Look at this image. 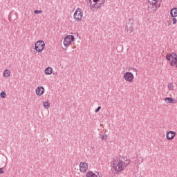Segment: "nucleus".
<instances>
[{"label": "nucleus", "mask_w": 177, "mask_h": 177, "mask_svg": "<svg viewBox=\"0 0 177 177\" xmlns=\"http://www.w3.org/2000/svg\"><path fill=\"white\" fill-rule=\"evenodd\" d=\"M113 168L115 172L118 174V172H122V171L127 168V166H125V162L122 161V160H113Z\"/></svg>", "instance_id": "f257e3e1"}, {"label": "nucleus", "mask_w": 177, "mask_h": 177, "mask_svg": "<svg viewBox=\"0 0 177 177\" xmlns=\"http://www.w3.org/2000/svg\"><path fill=\"white\" fill-rule=\"evenodd\" d=\"M166 59L170 62V66L177 68V55L175 53H171V54H167L166 55Z\"/></svg>", "instance_id": "f03ea898"}, {"label": "nucleus", "mask_w": 177, "mask_h": 177, "mask_svg": "<svg viewBox=\"0 0 177 177\" xmlns=\"http://www.w3.org/2000/svg\"><path fill=\"white\" fill-rule=\"evenodd\" d=\"M83 16H84V13L82 12V10H81V8H77L74 13L73 19L75 21H77V22L81 21V20H82Z\"/></svg>", "instance_id": "7ed1b4c3"}, {"label": "nucleus", "mask_w": 177, "mask_h": 177, "mask_svg": "<svg viewBox=\"0 0 177 177\" xmlns=\"http://www.w3.org/2000/svg\"><path fill=\"white\" fill-rule=\"evenodd\" d=\"M35 48L37 52H42L45 49V42L44 41H38L35 45Z\"/></svg>", "instance_id": "20e7f679"}, {"label": "nucleus", "mask_w": 177, "mask_h": 177, "mask_svg": "<svg viewBox=\"0 0 177 177\" xmlns=\"http://www.w3.org/2000/svg\"><path fill=\"white\" fill-rule=\"evenodd\" d=\"M89 2L91 8H99L100 5H103L106 2V0H93V3H92V0H89Z\"/></svg>", "instance_id": "39448f33"}, {"label": "nucleus", "mask_w": 177, "mask_h": 177, "mask_svg": "<svg viewBox=\"0 0 177 177\" xmlns=\"http://www.w3.org/2000/svg\"><path fill=\"white\" fill-rule=\"evenodd\" d=\"M123 77L125 81H127L128 82H133V78H135V76H133V74L131 72H126Z\"/></svg>", "instance_id": "423d86ee"}, {"label": "nucleus", "mask_w": 177, "mask_h": 177, "mask_svg": "<svg viewBox=\"0 0 177 177\" xmlns=\"http://www.w3.org/2000/svg\"><path fill=\"white\" fill-rule=\"evenodd\" d=\"M73 41H74V37L73 35H68L64 38V45L66 47L69 46Z\"/></svg>", "instance_id": "0eeeda50"}, {"label": "nucleus", "mask_w": 177, "mask_h": 177, "mask_svg": "<svg viewBox=\"0 0 177 177\" xmlns=\"http://www.w3.org/2000/svg\"><path fill=\"white\" fill-rule=\"evenodd\" d=\"M80 171L82 172H86L88 171V163L81 162L80 163Z\"/></svg>", "instance_id": "6e6552de"}, {"label": "nucleus", "mask_w": 177, "mask_h": 177, "mask_svg": "<svg viewBox=\"0 0 177 177\" xmlns=\"http://www.w3.org/2000/svg\"><path fill=\"white\" fill-rule=\"evenodd\" d=\"M175 136H176V133H175V131H170L166 133L167 140H172Z\"/></svg>", "instance_id": "1a4fd4ad"}, {"label": "nucleus", "mask_w": 177, "mask_h": 177, "mask_svg": "<svg viewBox=\"0 0 177 177\" xmlns=\"http://www.w3.org/2000/svg\"><path fill=\"white\" fill-rule=\"evenodd\" d=\"M36 94L38 95V96H41V95H44V93L45 92V88L44 86H39L36 88L35 90Z\"/></svg>", "instance_id": "9d476101"}, {"label": "nucleus", "mask_w": 177, "mask_h": 177, "mask_svg": "<svg viewBox=\"0 0 177 177\" xmlns=\"http://www.w3.org/2000/svg\"><path fill=\"white\" fill-rule=\"evenodd\" d=\"M165 102H166L167 104H175V103L177 102V100L174 98L167 97L165 98Z\"/></svg>", "instance_id": "9b49d317"}, {"label": "nucleus", "mask_w": 177, "mask_h": 177, "mask_svg": "<svg viewBox=\"0 0 177 177\" xmlns=\"http://www.w3.org/2000/svg\"><path fill=\"white\" fill-rule=\"evenodd\" d=\"M154 3H149V5L148 6V10L149 12H151V13H152V12H156L157 10L156 9V7H154Z\"/></svg>", "instance_id": "f8f14e48"}, {"label": "nucleus", "mask_w": 177, "mask_h": 177, "mask_svg": "<svg viewBox=\"0 0 177 177\" xmlns=\"http://www.w3.org/2000/svg\"><path fill=\"white\" fill-rule=\"evenodd\" d=\"M171 17H177V8H173L170 11Z\"/></svg>", "instance_id": "ddd939ff"}, {"label": "nucleus", "mask_w": 177, "mask_h": 177, "mask_svg": "<svg viewBox=\"0 0 177 177\" xmlns=\"http://www.w3.org/2000/svg\"><path fill=\"white\" fill-rule=\"evenodd\" d=\"M44 73L46 75H50V74L53 73V69L51 67H47L45 69Z\"/></svg>", "instance_id": "4468645a"}, {"label": "nucleus", "mask_w": 177, "mask_h": 177, "mask_svg": "<svg viewBox=\"0 0 177 177\" xmlns=\"http://www.w3.org/2000/svg\"><path fill=\"white\" fill-rule=\"evenodd\" d=\"M10 76V71L9 69H6L3 71V77L8 78V77Z\"/></svg>", "instance_id": "2eb2a0df"}, {"label": "nucleus", "mask_w": 177, "mask_h": 177, "mask_svg": "<svg viewBox=\"0 0 177 177\" xmlns=\"http://www.w3.org/2000/svg\"><path fill=\"white\" fill-rule=\"evenodd\" d=\"M86 177H97V175L91 171L86 173Z\"/></svg>", "instance_id": "dca6fc26"}, {"label": "nucleus", "mask_w": 177, "mask_h": 177, "mask_svg": "<svg viewBox=\"0 0 177 177\" xmlns=\"http://www.w3.org/2000/svg\"><path fill=\"white\" fill-rule=\"evenodd\" d=\"M153 5L155 6V9H158V8H160V6H161V2L158 1H156L153 3Z\"/></svg>", "instance_id": "f3484780"}, {"label": "nucleus", "mask_w": 177, "mask_h": 177, "mask_svg": "<svg viewBox=\"0 0 177 177\" xmlns=\"http://www.w3.org/2000/svg\"><path fill=\"white\" fill-rule=\"evenodd\" d=\"M124 161H125V167H128L129 164H131V160H129L128 158L124 157L123 158Z\"/></svg>", "instance_id": "a211bd4d"}, {"label": "nucleus", "mask_w": 177, "mask_h": 177, "mask_svg": "<svg viewBox=\"0 0 177 177\" xmlns=\"http://www.w3.org/2000/svg\"><path fill=\"white\" fill-rule=\"evenodd\" d=\"M43 105L45 109H49V107H50V104L49 103V102H44L43 103Z\"/></svg>", "instance_id": "6ab92c4d"}, {"label": "nucleus", "mask_w": 177, "mask_h": 177, "mask_svg": "<svg viewBox=\"0 0 177 177\" xmlns=\"http://www.w3.org/2000/svg\"><path fill=\"white\" fill-rule=\"evenodd\" d=\"M167 88H168L169 91H174V84L168 83Z\"/></svg>", "instance_id": "aec40b11"}, {"label": "nucleus", "mask_w": 177, "mask_h": 177, "mask_svg": "<svg viewBox=\"0 0 177 177\" xmlns=\"http://www.w3.org/2000/svg\"><path fill=\"white\" fill-rule=\"evenodd\" d=\"M0 96H1V97H2L3 99H5V98L6 97V93H5V91L1 92Z\"/></svg>", "instance_id": "412c9836"}, {"label": "nucleus", "mask_w": 177, "mask_h": 177, "mask_svg": "<svg viewBox=\"0 0 177 177\" xmlns=\"http://www.w3.org/2000/svg\"><path fill=\"white\" fill-rule=\"evenodd\" d=\"M129 32H133V25H131L129 28L127 30Z\"/></svg>", "instance_id": "4be33fe9"}, {"label": "nucleus", "mask_w": 177, "mask_h": 177, "mask_svg": "<svg viewBox=\"0 0 177 177\" xmlns=\"http://www.w3.org/2000/svg\"><path fill=\"white\" fill-rule=\"evenodd\" d=\"M171 21H172V24L175 25V24H176V23H177V19L175 18V17H173V18L171 19Z\"/></svg>", "instance_id": "5701e85b"}, {"label": "nucleus", "mask_w": 177, "mask_h": 177, "mask_svg": "<svg viewBox=\"0 0 177 177\" xmlns=\"http://www.w3.org/2000/svg\"><path fill=\"white\" fill-rule=\"evenodd\" d=\"M135 21L133 20V18H129V23H130L131 26L133 25V22Z\"/></svg>", "instance_id": "b1692460"}, {"label": "nucleus", "mask_w": 177, "mask_h": 177, "mask_svg": "<svg viewBox=\"0 0 177 177\" xmlns=\"http://www.w3.org/2000/svg\"><path fill=\"white\" fill-rule=\"evenodd\" d=\"M34 13H35V15H38V14H39V13H42V10H35L34 11Z\"/></svg>", "instance_id": "393cba45"}, {"label": "nucleus", "mask_w": 177, "mask_h": 177, "mask_svg": "<svg viewBox=\"0 0 177 177\" xmlns=\"http://www.w3.org/2000/svg\"><path fill=\"white\" fill-rule=\"evenodd\" d=\"M101 138H102V140H106L107 139V136H106V135H102V136H101Z\"/></svg>", "instance_id": "a878e982"}, {"label": "nucleus", "mask_w": 177, "mask_h": 177, "mask_svg": "<svg viewBox=\"0 0 177 177\" xmlns=\"http://www.w3.org/2000/svg\"><path fill=\"white\" fill-rule=\"evenodd\" d=\"M100 109H102L101 106H98L97 109L95 111V113H99V111L100 110Z\"/></svg>", "instance_id": "bb28decb"}, {"label": "nucleus", "mask_w": 177, "mask_h": 177, "mask_svg": "<svg viewBox=\"0 0 177 177\" xmlns=\"http://www.w3.org/2000/svg\"><path fill=\"white\" fill-rule=\"evenodd\" d=\"M131 70L133 71H135V73H138V69L136 68H131Z\"/></svg>", "instance_id": "cd10ccee"}, {"label": "nucleus", "mask_w": 177, "mask_h": 177, "mask_svg": "<svg viewBox=\"0 0 177 177\" xmlns=\"http://www.w3.org/2000/svg\"><path fill=\"white\" fill-rule=\"evenodd\" d=\"M3 172H5L3 169V168H0V174H3Z\"/></svg>", "instance_id": "c85d7f7f"}, {"label": "nucleus", "mask_w": 177, "mask_h": 177, "mask_svg": "<svg viewBox=\"0 0 177 177\" xmlns=\"http://www.w3.org/2000/svg\"><path fill=\"white\" fill-rule=\"evenodd\" d=\"M153 1H158V0H153Z\"/></svg>", "instance_id": "c756f323"}]
</instances>
